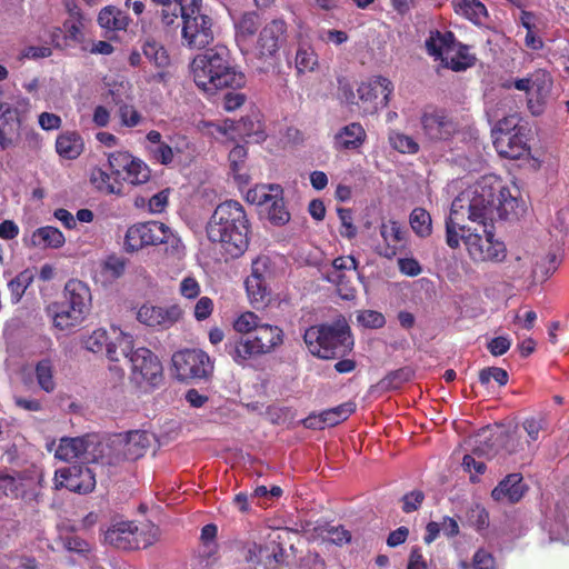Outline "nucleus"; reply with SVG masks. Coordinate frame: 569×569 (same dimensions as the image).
Segmentation results:
<instances>
[{
	"label": "nucleus",
	"instance_id": "f257e3e1",
	"mask_svg": "<svg viewBox=\"0 0 569 569\" xmlns=\"http://www.w3.org/2000/svg\"><path fill=\"white\" fill-rule=\"evenodd\" d=\"M521 212L517 196L498 176H483L453 199L446 220V242L456 249L462 241L476 261H500L506 257V247L491 230L495 217L510 219Z\"/></svg>",
	"mask_w": 569,
	"mask_h": 569
},
{
	"label": "nucleus",
	"instance_id": "f03ea898",
	"mask_svg": "<svg viewBox=\"0 0 569 569\" xmlns=\"http://www.w3.org/2000/svg\"><path fill=\"white\" fill-rule=\"evenodd\" d=\"M250 223L241 203L228 200L214 209L206 226L211 242L228 258L240 257L249 246Z\"/></svg>",
	"mask_w": 569,
	"mask_h": 569
},
{
	"label": "nucleus",
	"instance_id": "7ed1b4c3",
	"mask_svg": "<svg viewBox=\"0 0 569 569\" xmlns=\"http://www.w3.org/2000/svg\"><path fill=\"white\" fill-rule=\"evenodd\" d=\"M196 86L208 94L226 88L240 89L246 84V76L232 62L230 51L216 46L197 54L190 64Z\"/></svg>",
	"mask_w": 569,
	"mask_h": 569
},
{
	"label": "nucleus",
	"instance_id": "20e7f679",
	"mask_svg": "<svg viewBox=\"0 0 569 569\" xmlns=\"http://www.w3.org/2000/svg\"><path fill=\"white\" fill-rule=\"evenodd\" d=\"M120 346V357H124L130 365V379L140 388H152L162 380V365L159 358L148 348H133V338L130 333L119 331L117 336Z\"/></svg>",
	"mask_w": 569,
	"mask_h": 569
},
{
	"label": "nucleus",
	"instance_id": "39448f33",
	"mask_svg": "<svg viewBox=\"0 0 569 569\" xmlns=\"http://www.w3.org/2000/svg\"><path fill=\"white\" fill-rule=\"evenodd\" d=\"M303 339L309 351L321 359L342 356L353 346L345 320H338L332 325L312 326L306 330Z\"/></svg>",
	"mask_w": 569,
	"mask_h": 569
},
{
	"label": "nucleus",
	"instance_id": "423d86ee",
	"mask_svg": "<svg viewBox=\"0 0 569 569\" xmlns=\"http://www.w3.org/2000/svg\"><path fill=\"white\" fill-rule=\"evenodd\" d=\"M90 287H64L61 301L48 307L54 328L68 332L86 318L91 306Z\"/></svg>",
	"mask_w": 569,
	"mask_h": 569
},
{
	"label": "nucleus",
	"instance_id": "0eeeda50",
	"mask_svg": "<svg viewBox=\"0 0 569 569\" xmlns=\"http://www.w3.org/2000/svg\"><path fill=\"white\" fill-rule=\"evenodd\" d=\"M214 40L213 19L202 8V0L186 6L181 23V43L190 50H201Z\"/></svg>",
	"mask_w": 569,
	"mask_h": 569
},
{
	"label": "nucleus",
	"instance_id": "6e6552de",
	"mask_svg": "<svg viewBox=\"0 0 569 569\" xmlns=\"http://www.w3.org/2000/svg\"><path fill=\"white\" fill-rule=\"evenodd\" d=\"M152 435L133 430L118 435L101 445V465H114L122 459L136 460L142 457L151 443Z\"/></svg>",
	"mask_w": 569,
	"mask_h": 569
},
{
	"label": "nucleus",
	"instance_id": "1a4fd4ad",
	"mask_svg": "<svg viewBox=\"0 0 569 569\" xmlns=\"http://www.w3.org/2000/svg\"><path fill=\"white\" fill-rule=\"evenodd\" d=\"M170 243L179 253L181 242L172 230L162 222L149 221L137 223L128 228L124 236L127 251H137L146 246Z\"/></svg>",
	"mask_w": 569,
	"mask_h": 569
},
{
	"label": "nucleus",
	"instance_id": "9d476101",
	"mask_svg": "<svg viewBox=\"0 0 569 569\" xmlns=\"http://www.w3.org/2000/svg\"><path fill=\"white\" fill-rule=\"evenodd\" d=\"M244 198L249 203L261 207L272 224L284 226L290 221L279 184H257L247 191Z\"/></svg>",
	"mask_w": 569,
	"mask_h": 569
},
{
	"label": "nucleus",
	"instance_id": "9b49d317",
	"mask_svg": "<svg viewBox=\"0 0 569 569\" xmlns=\"http://www.w3.org/2000/svg\"><path fill=\"white\" fill-rule=\"evenodd\" d=\"M102 441L94 435L77 438H61L57 448L54 443L48 445V450H54V457L62 461L79 459L81 463H101Z\"/></svg>",
	"mask_w": 569,
	"mask_h": 569
},
{
	"label": "nucleus",
	"instance_id": "f8f14e48",
	"mask_svg": "<svg viewBox=\"0 0 569 569\" xmlns=\"http://www.w3.org/2000/svg\"><path fill=\"white\" fill-rule=\"evenodd\" d=\"M206 126L214 138L221 136L227 139H233L236 137L234 133H237L240 137H247L253 142L259 143L267 137L262 114L258 110H252L237 123L227 119L221 123L208 122Z\"/></svg>",
	"mask_w": 569,
	"mask_h": 569
},
{
	"label": "nucleus",
	"instance_id": "ddd939ff",
	"mask_svg": "<svg viewBox=\"0 0 569 569\" xmlns=\"http://www.w3.org/2000/svg\"><path fill=\"white\" fill-rule=\"evenodd\" d=\"M553 86L552 77L542 69L535 70L525 78L516 79L513 87L525 91L528 98V108L533 116H539L550 98Z\"/></svg>",
	"mask_w": 569,
	"mask_h": 569
},
{
	"label": "nucleus",
	"instance_id": "4468645a",
	"mask_svg": "<svg viewBox=\"0 0 569 569\" xmlns=\"http://www.w3.org/2000/svg\"><path fill=\"white\" fill-rule=\"evenodd\" d=\"M172 366L180 380L208 378L213 371V362L202 350L186 349L173 353Z\"/></svg>",
	"mask_w": 569,
	"mask_h": 569
},
{
	"label": "nucleus",
	"instance_id": "2eb2a0df",
	"mask_svg": "<svg viewBox=\"0 0 569 569\" xmlns=\"http://www.w3.org/2000/svg\"><path fill=\"white\" fill-rule=\"evenodd\" d=\"M393 91L392 82L385 77H372L361 82L357 89L358 106L362 113L372 114L385 108Z\"/></svg>",
	"mask_w": 569,
	"mask_h": 569
},
{
	"label": "nucleus",
	"instance_id": "dca6fc26",
	"mask_svg": "<svg viewBox=\"0 0 569 569\" xmlns=\"http://www.w3.org/2000/svg\"><path fill=\"white\" fill-rule=\"evenodd\" d=\"M420 124L423 136L430 141H447L458 130L456 122L445 110L432 107L423 109Z\"/></svg>",
	"mask_w": 569,
	"mask_h": 569
},
{
	"label": "nucleus",
	"instance_id": "f3484780",
	"mask_svg": "<svg viewBox=\"0 0 569 569\" xmlns=\"http://www.w3.org/2000/svg\"><path fill=\"white\" fill-rule=\"evenodd\" d=\"M108 163L116 173L122 171L123 179L131 184H142L150 179L148 164L128 151L111 152L108 156Z\"/></svg>",
	"mask_w": 569,
	"mask_h": 569
},
{
	"label": "nucleus",
	"instance_id": "a211bd4d",
	"mask_svg": "<svg viewBox=\"0 0 569 569\" xmlns=\"http://www.w3.org/2000/svg\"><path fill=\"white\" fill-rule=\"evenodd\" d=\"M56 488H67L70 491L87 493L96 486L94 472L82 465L60 468L54 475Z\"/></svg>",
	"mask_w": 569,
	"mask_h": 569
},
{
	"label": "nucleus",
	"instance_id": "6ab92c4d",
	"mask_svg": "<svg viewBox=\"0 0 569 569\" xmlns=\"http://www.w3.org/2000/svg\"><path fill=\"white\" fill-rule=\"evenodd\" d=\"M379 232L383 241L381 256L391 259L407 248L408 232L400 222L393 219L382 220Z\"/></svg>",
	"mask_w": 569,
	"mask_h": 569
},
{
	"label": "nucleus",
	"instance_id": "aec40b11",
	"mask_svg": "<svg viewBox=\"0 0 569 569\" xmlns=\"http://www.w3.org/2000/svg\"><path fill=\"white\" fill-rule=\"evenodd\" d=\"M181 315L182 310L177 305L167 308L143 305L138 310L137 319L149 327L169 328L180 319Z\"/></svg>",
	"mask_w": 569,
	"mask_h": 569
},
{
	"label": "nucleus",
	"instance_id": "412c9836",
	"mask_svg": "<svg viewBox=\"0 0 569 569\" xmlns=\"http://www.w3.org/2000/svg\"><path fill=\"white\" fill-rule=\"evenodd\" d=\"M281 261V258H272L266 254L258 256L251 262L250 274L247 277L244 284H262L276 281L282 272Z\"/></svg>",
	"mask_w": 569,
	"mask_h": 569
},
{
	"label": "nucleus",
	"instance_id": "4be33fe9",
	"mask_svg": "<svg viewBox=\"0 0 569 569\" xmlns=\"http://www.w3.org/2000/svg\"><path fill=\"white\" fill-rule=\"evenodd\" d=\"M493 146L500 156L510 159H519L528 152L526 136L521 130L496 133Z\"/></svg>",
	"mask_w": 569,
	"mask_h": 569
},
{
	"label": "nucleus",
	"instance_id": "5701e85b",
	"mask_svg": "<svg viewBox=\"0 0 569 569\" xmlns=\"http://www.w3.org/2000/svg\"><path fill=\"white\" fill-rule=\"evenodd\" d=\"M286 39V23L276 19L263 27L258 39V50L261 56H273Z\"/></svg>",
	"mask_w": 569,
	"mask_h": 569
},
{
	"label": "nucleus",
	"instance_id": "b1692460",
	"mask_svg": "<svg viewBox=\"0 0 569 569\" xmlns=\"http://www.w3.org/2000/svg\"><path fill=\"white\" fill-rule=\"evenodd\" d=\"M119 331L121 330L112 327V340L109 341L108 332L104 329H97L84 340V347L92 352H100L106 348L108 359L118 362L121 355L119 340H117Z\"/></svg>",
	"mask_w": 569,
	"mask_h": 569
},
{
	"label": "nucleus",
	"instance_id": "393cba45",
	"mask_svg": "<svg viewBox=\"0 0 569 569\" xmlns=\"http://www.w3.org/2000/svg\"><path fill=\"white\" fill-rule=\"evenodd\" d=\"M356 409L352 402H346L338 407L325 410L320 415L309 416L303 420L307 428L325 429L345 421Z\"/></svg>",
	"mask_w": 569,
	"mask_h": 569
},
{
	"label": "nucleus",
	"instance_id": "a878e982",
	"mask_svg": "<svg viewBox=\"0 0 569 569\" xmlns=\"http://www.w3.org/2000/svg\"><path fill=\"white\" fill-rule=\"evenodd\" d=\"M526 492L520 473H510L493 488L491 497L502 503L518 502Z\"/></svg>",
	"mask_w": 569,
	"mask_h": 569
},
{
	"label": "nucleus",
	"instance_id": "bb28decb",
	"mask_svg": "<svg viewBox=\"0 0 569 569\" xmlns=\"http://www.w3.org/2000/svg\"><path fill=\"white\" fill-rule=\"evenodd\" d=\"M367 138L365 128L359 122H351L340 128L333 137L336 150H356L360 148Z\"/></svg>",
	"mask_w": 569,
	"mask_h": 569
},
{
	"label": "nucleus",
	"instance_id": "cd10ccee",
	"mask_svg": "<svg viewBox=\"0 0 569 569\" xmlns=\"http://www.w3.org/2000/svg\"><path fill=\"white\" fill-rule=\"evenodd\" d=\"M456 39L452 32L450 31H430L429 37L426 39L425 46L429 56H431L435 61H439L440 64L448 59V54L452 46L455 44Z\"/></svg>",
	"mask_w": 569,
	"mask_h": 569
},
{
	"label": "nucleus",
	"instance_id": "c85d7f7f",
	"mask_svg": "<svg viewBox=\"0 0 569 569\" xmlns=\"http://www.w3.org/2000/svg\"><path fill=\"white\" fill-rule=\"evenodd\" d=\"M328 280L336 284H348L360 280L356 259L351 256L339 257L333 260Z\"/></svg>",
	"mask_w": 569,
	"mask_h": 569
},
{
	"label": "nucleus",
	"instance_id": "c756f323",
	"mask_svg": "<svg viewBox=\"0 0 569 569\" xmlns=\"http://www.w3.org/2000/svg\"><path fill=\"white\" fill-rule=\"evenodd\" d=\"M133 522L120 521L110 527L104 533V541L118 549L133 550L137 547L132 533Z\"/></svg>",
	"mask_w": 569,
	"mask_h": 569
},
{
	"label": "nucleus",
	"instance_id": "7c9ffc66",
	"mask_svg": "<svg viewBox=\"0 0 569 569\" xmlns=\"http://www.w3.org/2000/svg\"><path fill=\"white\" fill-rule=\"evenodd\" d=\"M83 149V139L77 131L61 132L56 139V151L63 159L74 160Z\"/></svg>",
	"mask_w": 569,
	"mask_h": 569
},
{
	"label": "nucleus",
	"instance_id": "2f4dec72",
	"mask_svg": "<svg viewBox=\"0 0 569 569\" xmlns=\"http://www.w3.org/2000/svg\"><path fill=\"white\" fill-rule=\"evenodd\" d=\"M519 440L516 438L513 433L503 432L499 430L495 433V440L492 445H486V447H477L475 449V453L478 456L486 455V457L491 458L496 453L503 450L506 453H515L519 449Z\"/></svg>",
	"mask_w": 569,
	"mask_h": 569
},
{
	"label": "nucleus",
	"instance_id": "473e14b6",
	"mask_svg": "<svg viewBox=\"0 0 569 569\" xmlns=\"http://www.w3.org/2000/svg\"><path fill=\"white\" fill-rule=\"evenodd\" d=\"M31 111V101L26 97H17L13 103L0 102V120L16 121L20 126Z\"/></svg>",
	"mask_w": 569,
	"mask_h": 569
},
{
	"label": "nucleus",
	"instance_id": "72a5a7b5",
	"mask_svg": "<svg viewBox=\"0 0 569 569\" xmlns=\"http://www.w3.org/2000/svg\"><path fill=\"white\" fill-rule=\"evenodd\" d=\"M229 355L238 365H244L248 360L263 355L260 346L257 343L254 337H247L237 340L233 345L228 346Z\"/></svg>",
	"mask_w": 569,
	"mask_h": 569
},
{
	"label": "nucleus",
	"instance_id": "f704fd0d",
	"mask_svg": "<svg viewBox=\"0 0 569 569\" xmlns=\"http://www.w3.org/2000/svg\"><path fill=\"white\" fill-rule=\"evenodd\" d=\"M254 339L263 355L271 352L283 342V332L277 326L261 323L254 332Z\"/></svg>",
	"mask_w": 569,
	"mask_h": 569
},
{
	"label": "nucleus",
	"instance_id": "c9c22d12",
	"mask_svg": "<svg viewBox=\"0 0 569 569\" xmlns=\"http://www.w3.org/2000/svg\"><path fill=\"white\" fill-rule=\"evenodd\" d=\"M476 58L469 52V48L459 42H455L448 59L445 60L442 67L453 71H463L475 64Z\"/></svg>",
	"mask_w": 569,
	"mask_h": 569
},
{
	"label": "nucleus",
	"instance_id": "e433bc0d",
	"mask_svg": "<svg viewBox=\"0 0 569 569\" xmlns=\"http://www.w3.org/2000/svg\"><path fill=\"white\" fill-rule=\"evenodd\" d=\"M247 296L254 309H264L280 305V295L272 287H246Z\"/></svg>",
	"mask_w": 569,
	"mask_h": 569
},
{
	"label": "nucleus",
	"instance_id": "4c0bfd02",
	"mask_svg": "<svg viewBox=\"0 0 569 569\" xmlns=\"http://www.w3.org/2000/svg\"><path fill=\"white\" fill-rule=\"evenodd\" d=\"M455 12L480 24L487 18V9L479 0H452Z\"/></svg>",
	"mask_w": 569,
	"mask_h": 569
},
{
	"label": "nucleus",
	"instance_id": "58836bf2",
	"mask_svg": "<svg viewBox=\"0 0 569 569\" xmlns=\"http://www.w3.org/2000/svg\"><path fill=\"white\" fill-rule=\"evenodd\" d=\"M64 243V236L54 227H42L31 236V244L34 247L60 248Z\"/></svg>",
	"mask_w": 569,
	"mask_h": 569
},
{
	"label": "nucleus",
	"instance_id": "ea45409f",
	"mask_svg": "<svg viewBox=\"0 0 569 569\" xmlns=\"http://www.w3.org/2000/svg\"><path fill=\"white\" fill-rule=\"evenodd\" d=\"M98 22L108 30H126L129 26V18L114 7H106L99 12Z\"/></svg>",
	"mask_w": 569,
	"mask_h": 569
},
{
	"label": "nucleus",
	"instance_id": "a19ab883",
	"mask_svg": "<svg viewBox=\"0 0 569 569\" xmlns=\"http://www.w3.org/2000/svg\"><path fill=\"white\" fill-rule=\"evenodd\" d=\"M409 223L415 233L421 238L429 237L432 232L431 216L423 208H415L412 210Z\"/></svg>",
	"mask_w": 569,
	"mask_h": 569
},
{
	"label": "nucleus",
	"instance_id": "79ce46f5",
	"mask_svg": "<svg viewBox=\"0 0 569 569\" xmlns=\"http://www.w3.org/2000/svg\"><path fill=\"white\" fill-rule=\"evenodd\" d=\"M83 17L79 10L70 11L69 18L63 22V41L81 42L83 40Z\"/></svg>",
	"mask_w": 569,
	"mask_h": 569
},
{
	"label": "nucleus",
	"instance_id": "37998d69",
	"mask_svg": "<svg viewBox=\"0 0 569 569\" xmlns=\"http://www.w3.org/2000/svg\"><path fill=\"white\" fill-rule=\"evenodd\" d=\"M562 260V253L558 250L557 252L549 253L540 262H538L533 269V276L537 281L543 282L552 274Z\"/></svg>",
	"mask_w": 569,
	"mask_h": 569
},
{
	"label": "nucleus",
	"instance_id": "c03bdc74",
	"mask_svg": "<svg viewBox=\"0 0 569 569\" xmlns=\"http://www.w3.org/2000/svg\"><path fill=\"white\" fill-rule=\"evenodd\" d=\"M143 54L156 67L164 69L170 64V58L167 50L156 41H147L143 46Z\"/></svg>",
	"mask_w": 569,
	"mask_h": 569
},
{
	"label": "nucleus",
	"instance_id": "a18cd8bd",
	"mask_svg": "<svg viewBox=\"0 0 569 569\" xmlns=\"http://www.w3.org/2000/svg\"><path fill=\"white\" fill-rule=\"evenodd\" d=\"M36 377L39 387L46 391L51 392L56 387L53 379V365L49 359L39 361L36 366Z\"/></svg>",
	"mask_w": 569,
	"mask_h": 569
},
{
	"label": "nucleus",
	"instance_id": "49530a36",
	"mask_svg": "<svg viewBox=\"0 0 569 569\" xmlns=\"http://www.w3.org/2000/svg\"><path fill=\"white\" fill-rule=\"evenodd\" d=\"M130 102L131 101H127L117 106V116L120 120V124L126 128L138 127L143 121L142 114Z\"/></svg>",
	"mask_w": 569,
	"mask_h": 569
},
{
	"label": "nucleus",
	"instance_id": "de8ad7c7",
	"mask_svg": "<svg viewBox=\"0 0 569 569\" xmlns=\"http://www.w3.org/2000/svg\"><path fill=\"white\" fill-rule=\"evenodd\" d=\"M107 87L108 94L110 96L112 102L116 106L133 100L132 86L130 84V82L124 80L113 81L108 82Z\"/></svg>",
	"mask_w": 569,
	"mask_h": 569
},
{
	"label": "nucleus",
	"instance_id": "09e8293b",
	"mask_svg": "<svg viewBox=\"0 0 569 569\" xmlns=\"http://www.w3.org/2000/svg\"><path fill=\"white\" fill-rule=\"evenodd\" d=\"M318 66V56L310 47H300L296 53V68L298 72H312Z\"/></svg>",
	"mask_w": 569,
	"mask_h": 569
},
{
	"label": "nucleus",
	"instance_id": "8fccbe9b",
	"mask_svg": "<svg viewBox=\"0 0 569 569\" xmlns=\"http://www.w3.org/2000/svg\"><path fill=\"white\" fill-rule=\"evenodd\" d=\"M389 142L393 149L401 153L413 154L419 151L418 142L410 136L400 132H392Z\"/></svg>",
	"mask_w": 569,
	"mask_h": 569
},
{
	"label": "nucleus",
	"instance_id": "3c124183",
	"mask_svg": "<svg viewBox=\"0 0 569 569\" xmlns=\"http://www.w3.org/2000/svg\"><path fill=\"white\" fill-rule=\"evenodd\" d=\"M132 533L137 542L136 549L149 547L158 539V528L153 525H143L139 528L133 523Z\"/></svg>",
	"mask_w": 569,
	"mask_h": 569
},
{
	"label": "nucleus",
	"instance_id": "603ef678",
	"mask_svg": "<svg viewBox=\"0 0 569 569\" xmlns=\"http://www.w3.org/2000/svg\"><path fill=\"white\" fill-rule=\"evenodd\" d=\"M91 183L106 193H119L120 188L111 182L110 176L101 168H93L90 173Z\"/></svg>",
	"mask_w": 569,
	"mask_h": 569
},
{
	"label": "nucleus",
	"instance_id": "864d4df0",
	"mask_svg": "<svg viewBox=\"0 0 569 569\" xmlns=\"http://www.w3.org/2000/svg\"><path fill=\"white\" fill-rule=\"evenodd\" d=\"M260 319L258 316L251 311H246L240 313L233 321V329L238 333H250L251 331H254L260 326Z\"/></svg>",
	"mask_w": 569,
	"mask_h": 569
},
{
	"label": "nucleus",
	"instance_id": "5fc2aeb1",
	"mask_svg": "<svg viewBox=\"0 0 569 569\" xmlns=\"http://www.w3.org/2000/svg\"><path fill=\"white\" fill-rule=\"evenodd\" d=\"M184 11L186 6H182L179 0H173V3L161 7L159 14L162 23L169 27L172 26L179 17L182 19Z\"/></svg>",
	"mask_w": 569,
	"mask_h": 569
},
{
	"label": "nucleus",
	"instance_id": "6e6d98bb",
	"mask_svg": "<svg viewBox=\"0 0 569 569\" xmlns=\"http://www.w3.org/2000/svg\"><path fill=\"white\" fill-rule=\"evenodd\" d=\"M259 26V18L256 13H244L236 23L237 36L247 38L252 36Z\"/></svg>",
	"mask_w": 569,
	"mask_h": 569
},
{
	"label": "nucleus",
	"instance_id": "4d7b16f0",
	"mask_svg": "<svg viewBox=\"0 0 569 569\" xmlns=\"http://www.w3.org/2000/svg\"><path fill=\"white\" fill-rule=\"evenodd\" d=\"M337 214L341 223V227L339 229L341 237L347 239L355 238L357 236V228L353 224L351 210L347 208H339L337 210Z\"/></svg>",
	"mask_w": 569,
	"mask_h": 569
},
{
	"label": "nucleus",
	"instance_id": "13d9d810",
	"mask_svg": "<svg viewBox=\"0 0 569 569\" xmlns=\"http://www.w3.org/2000/svg\"><path fill=\"white\" fill-rule=\"evenodd\" d=\"M22 488V481L19 477L12 475H0V492L7 497H19Z\"/></svg>",
	"mask_w": 569,
	"mask_h": 569
},
{
	"label": "nucleus",
	"instance_id": "bf43d9fd",
	"mask_svg": "<svg viewBox=\"0 0 569 569\" xmlns=\"http://www.w3.org/2000/svg\"><path fill=\"white\" fill-rule=\"evenodd\" d=\"M358 322L371 329H378L385 326L386 319L382 313L375 310H363L357 316Z\"/></svg>",
	"mask_w": 569,
	"mask_h": 569
},
{
	"label": "nucleus",
	"instance_id": "052dcab7",
	"mask_svg": "<svg viewBox=\"0 0 569 569\" xmlns=\"http://www.w3.org/2000/svg\"><path fill=\"white\" fill-rule=\"evenodd\" d=\"M152 158L161 164L168 166L173 161L174 151L172 147L163 142L156 147H149Z\"/></svg>",
	"mask_w": 569,
	"mask_h": 569
},
{
	"label": "nucleus",
	"instance_id": "680f3d73",
	"mask_svg": "<svg viewBox=\"0 0 569 569\" xmlns=\"http://www.w3.org/2000/svg\"><path fill=\"white\" fill-rule=\"evenodd\" d=\"M479 380L482 385H487L491 380H495L500 386H505L508 382V373L501 368L492 367L483 369L479 375Z\"/></svg>",
	"mask_w": 569,
	"mask_h": 569
},
{
	"label": "nucleus",
	"instance_id": "e2e57ef3",
	"mask_svg": "<svg viewBox=\"0 0 569 569\" xmlns=\"http://www.w3.org/2000/svg\"><path fill=\"white\" fill-rule=\"evenodd\" d=\"M473 569H498L496 559L486 549H479L476 551L472 558Z\"/></svg>",
	"mask_w": 569,
	"mask_h": 569
},
{
	"label": "nucleus",
	"instance_id": "0e129e2a",
	"mask_svg": "<svg viewBox=\"0 0 569 569\" xmlns=\"http://www.w3.org/2000/svg\"><path fill=\"white\" fill-rule=\"evenodd\" d=\"M522 426L529 437V440L536 441L539 437L540 430H542L546 426V419L543 417L527 418L523 421Z\"/></svg>",
	"mask_w": 569,
	"mask_h": 569
},
{
	"label": "nucleus",
	"instance_id": "69168bd1",
	"mask_svg": "<svg viewBox=\"0 0 569 569\" xmlns=\"http://www.w3.org/2000/svg\"><path fill=\"white\" fill-rule=\"evenodd\" d=\"M520 118L517 113L509 114L508 117H505L502 120H499L496 124V128L493 130V136L496 133H502L505 131L507 132H515L517 130H521L522 128L519 127Z\"/></svg>",
	"mask_w": 569,
	"mask_h": 569
},
{
	"label": "nucleus",
	"instance_id": "338daca9",
	"mask_svg": "<svg viewBox=\"0 0 569 569\" xmlns=\"http://www.w3.org/2000/svg\"><path fill=\"white\" fill-rule=\"evenodd\" d=\"M38 124L44 131L58 130L62 124V119L52 112H41L38 116Z\"/></svg>",
	"mask_w": 569,
	"mask_h": 569
},
{
	"label": "nucleus",
	"instance_id": "774afa93",
	"mask_svg": "<svg viewBox=\"0 0 569 569\" xmlns=\"http://www.w3.org/2000/svg\"><path fill=\"white\" fill-rule=\"evenodd\" d=\"M103 271L107 277L118 278L124 271V261L119 257L111 256L104 261Z\"/></svg>",
	"mask_w": 569,
	"mask_h": 569
}]
</instances>
